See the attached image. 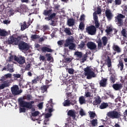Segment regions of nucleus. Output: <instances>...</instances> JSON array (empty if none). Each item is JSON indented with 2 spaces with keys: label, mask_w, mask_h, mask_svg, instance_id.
Returning <instances> with one entry per match:
<instances>
[{
  "label": "nucleus",
  "mask_w": 127,
  "mask_h": 127,
  "mask_svg": "<svg viewBox=\"0 0 127 127\" xmlns=\"http://www.w3.org/2000/svg\"><path fill=\"white\" fill-rule=\"evenodd\" d=\"M19 37L15 38L13 36H10L8 39L4 41V44H7L8 45H18L19 43Z\"/></svg>",
  "instance_id": "1"
},
{
  "label": "nucleus",
  "mask_w": 127,
  "mask_h": 127,
  "mask_svg": "<svg viewBox=\"0 0 127 127\" xmlns=\"http://www.w3.org/2000/svg\"><path fill=\"white\" fill-rule=\"evenodd\" d=\"M18 102L19 103V106H20L22 108H27V109H29L31 110L32 109L33 104H34V101H31L30 102H28L26 101H24L22 99L20 98L18 99Z\"/></svg>",
  "instance_id": "2"
},
{
  "label": "nucleus",
  "mask_w": 127,
  "mask_h": 127,
  "mask_svg": "<svg viewBox=\"0 0 127 127\" xmlns=\"http://www.w3.org/2000/svg\"><path fill=\"white\" fill-rule=\"evenodd\" d=\"M107 116L110 118V119H112V120L120 119L122 117L121 115V112L117 111V110L115 109L114 110L109 111L107 113Z\"/></svg>",
  "instance_id": "3"
},
{
  "label": "nucleus",
  "mask_w": 127,
  "mask_h": 127,
  "mask_svg": "<svg viewBox=\"0 0 127 127\" xmlns=\"http://www.w3.org/2000/svg\"><path fill=\"white\" fill-rule=\"evenodd\" d=\"M84 71V75L85 76H86L87 79H92V78H95L97 76L95 73V72L93 71L89 66L85 68Z\"/></svg>",
  "instance_id": "4"
},
{
  "label": "nucleus",
  "mask_w": 127,
  "mask_h": 127,
  "mask_svg": "<svg viewBox=\"0 0 127 127\" xmlns=\"http://www.w3.org/2000/svg\"><path fill=\"white\" fill-rule=\"evenodd\" d=\"M73 39H67L65 40L64 47H68L69 50H75L76 49V44L73 43Z\"/></svg>",
  "instance_id": "5"
},
{
  "label": "nucleus",
  "mask_w": 127,
  "mask_h": 127,
  "mask_svg": "<svg viewBox=\"0 0 127 127\" xmlns=\"http://www.w3.org/2000/svg\"><path fill=\"white\" fill-rule=\"evenodd\" d=\"M108 38L106 36H104L101 38H99L98 40L96 41V43L98 44V49H101L102 48V46H106L108 44Z\"/></svg>",
  "instance_id": "6"
},
{
  "label": "nucleus",
  "mask_w": 127,
  "mask_h": 127,
  "mask_svg": "<svg viewBox=\"0 0 127 127\" xmlns=\"http://www.w3.org/2000/svg\"><path fill=\"white\" fill-rule=\"evenodd\" d=\"M125 18L126 16L121 13H118L117 16L115 17V20L118 26H122L124 24V20L123 19Z\"/></svg>",
  "instance_id": "7"
},
{
  "label": "nucleus",
  "mask_w": 127,
  "mask_h": 127,
  "mask_svg": "<svg viewBox=\"0 0 127 127\" xmlns=\"http://www.w3.org/2000/svg\"><path fill=\"white\" fill-rule=\"evenodd\" d=\"M97 27L94 25H91L87 26L86 28V31L90 35H95L96 32H97Z\"/></svg>",
  "instance_id": "8"
},
{
  "label": "nucleus",
  "mask_w": 127,
  "mask_h": 127,
  "mask_svg": "<svg viewBox=\"0 0 127 127\" xmlns=\"http://www.w3.org/2000/svg\"><path fill=\"white\" fill-rule=\"evenodd\" d=\"M11 91L12 95L14 96H17L22 93V90H19V88L17 85H14L11 88Z\"/></svg>",
  "instance_id": "9"
},
{
  "label": "nucleus",
  "mask_w": 127,
  "mask_h": 127,
  "mask_svg": "<svg viewBox=\"0 0 127 127\" xmlns=\"http://www.w3.org/2000/svg\"><path fill=\"white\" fill-rule=\"evenodd\" d=\"M14 60L18 63L19 65H23L25 63V58L22 56L18 57L14 56Z\"/></svg>",
  "instance_id": "10"
},
{
  "label": "nucleus",
  "mask_w": 127,
  "mask_h": 127,
  "mask_svg": "<svg viewBox=\"0 0 127 127\" xmlns=\"http://www.w3.org/2000/svg\"><path fill=\"white\" fill-rule=\"evenodd\" d=\"M18 46L20 50H25V51H27L29 49V45L24 42H20L18 44Z\"/></svg>",
  "instance_id": "11"
},
{
  "label": "nucleus",
  "mask_w": 127,
  "mask_h": 127,
  "mask_svg": "<svg viewBox=\"0 0 127 127\" xmlns=\"http://www.w3.org/2000/svg\"><path fill=\"white\" fill-rule=\"evenodd\" d=\"M105 16L107 17L108 20L109 21L112 20V19H113L114 15L113 14L111 9L109 8L106 9L105 10Z\"/></svg>",
  "instance_id": "12"
},
{
  "label": "nucleus",
  "mask_w": 127,
  "mask_h": 127,
  "mask_svg": "<svg viewBox=\"0 0 127 127\" xmlns=\"http://www.w3.org/2000/svg\"><path fill=\"white\" fill-rule=\"evenodd\" d=\"M86 46L90 50H96L97 49V45L93 42H87Z\"/></svg>",
  "instance_id": "13"
},
{
  "label": "nucleus",
  "mask_w": 127,
  "mask_h": 127,
  "mask_svg": "<svg viewBox=\"0 0 127 127\" xmlns=\"http://www.w3.org/2000/svg\"><path fill=\"white\" fill-rule=\"evenodd\" d=\"M112 49L115 51L113 52V55H116L117 53H121L122 52V48L117 45H113Z\"/></svg>",
  "instance_id": "14"
},
{
  "label": "nucleus",
  "mask_w": 127,
  "mask_h": 127,
  "mask_svg": "<svg viewBox=\"0 0 127 127\" xmlns=\"http://www.w3.org/2000/svg\"><path fill=\"white\" fill-rule=\"evenodd\" d=\"M37 50H38V51H42V52H53V50L47 47H43L42 48L40 47L39 48H37Z\"/></svg>",
  "instance_id": "15"
},
{
  "label": "nucleus",
  "mask_w": 127,
  "mask_h": 127,
  "mask_svg": "<svg viewBox=\"0 0 127 127\" xmlns=\"http://www.w3.org/2000/svg\"><path fill=\"white\" fill-rule=\"evenodd\" d=\"M107 61V65L108 68V70L110 72V74H113V72L112 71V60L110 58V56H107V59L106 60Z\"/></svg>",
  "instance_id": "16"
},
{
  "label": "nucleus",
  "mask_w": 127,
  "mask_h": 127,
  "mask_svg": "<svg viewBox=\"0 0 127 127\" xmlns=\"http://www.w3.org/2000/svg\"><path fill=\"white\" fill-rule=\"evenodd\" d=\"M107 84H108V79L106 78L102 77V79L99 81L100 87H107Z\"/></svg>",
  "instance_id": "17"
},
{
  "label": "nucleus",
  "mask_w": 127,
  "mask_h": 127,
  "mask_svg": "<svg viewBox=\"0 0 127 127\" xmlns=\"http://www.w3.org/2000/svg\"><path fill=\"white\" fill-rule=\"evenodd\" d=\"M93 19L94 20L95 27L96 28H99V27H100V23H99V20H98V16L96 12L93 13Z\"/></svg>",
  "instance_id": "18"
},
{
  "label": "nucleus",
  "mask_w": 127,
  "mask_h": 127,
  "mask_svg": "<svg viewBox=\"0 0 127 127\" xmlns=\"http://www.w3.org/2000/svg\"><path fill=\"white\" fill-rule=\"evenodd\" d=\"M112 87L115 91H120L123 89V84L122 83H115L113 84Z\"/></svg>",
  "instance_id": "19"
},
{
  "label": "nucleus",
  "mask_w": 127,
  "mask_h": 127,
  "mask_svg": "<svg viewBox=\"0 0 127 127\" xmlns=\"http://www.w3.org/2000/svg\"><path fill=\"white\" fill-rule=\"evenodd\" d=\"M102 103V99L99 96H97L95 97V101H93V105L97 106V105H100Z\"/></svg>",
  "instance_id": "20"
},
{
  "label": "nucleus",
  "mask_w": 127,
  "mask_h": 127,
  "mask_svg": "<svg viewBox=\"0 0 127 127\" xmlns=\"http://www.w3.org/2000/svg\"><path fill=\"white\" fill-rule=\"evenodd\" d=\"M67 116L71 117V118H72L73 120H75V119H76V113L74 110H69L67 112Z\"/></svg>",
  "instance_id": "21"
},
{
  "label": "nucleus",
  "mask_w": 127,
  "mask_h": 127,
  "mask_svg": "<svg viewBox=\"0 0 127 127\" xmlns=\"http://www.w3.org/2000/svg\"><path fill=\"white\" fill-rule=\"evenodd\" d=\"M67 25L69 27L74 26L75 25V20L72 18H69L67 21Z\"/></svg>",
  "instance_id": "22"
},
{
  "label": "nucleus",
  "mask_w": 127,
  "mask_h": 127,
  "mask_svg": "<svg viewBox=\"0 0 127 127\" xmlns=\"http://www.w3.org/2000/svg\"><path fill=\"white\" fill-rule=\"evenodd\" d=\"M28 24V25H27ZM27 24H26V22L24 21L23 22V24L21 25V30L22 31H23V30H25L26 28H28V26L30 25V23H27Z\"/></svg>",
  "instance_id": "23"
},
{
  "label": "nucleus",
  "mask_w": 127,
  "mask_h": 127,
  "mask_svg": "<svg viewBox=\"0 0 127 127\" xmlns=\"http://www.w3.org/2000/svg\"><path fill=\"white\" fill-rule=\"evenodd\" d=\"M13 67V64H7L6 66V68L7 69V70H8L10 73H12V72H14Z\"/></svg>",
  "instance_id": "24"
},
{
  "label": "nucleus",
  "mask_w": 127,
  "mask_h": 127,
  "mask_svg": "<svg viewBox=\"0 0 127 127\" xmlns=\"http://www.w3.org/2000/svg\"><path fill=\"white\" fill-rule=\"evenodd\" d=\"M8 35V32L4 29H0V36L5 37Z\"/></svg>",
  "instance_id": "25"
},
{
  "label": "nucleus",
  "mask_w": 127,
  "mask_h": 127,
  "mask_svg": "<svg viewBox=\"0 0 127 127\" xmlns=\"http://www.w3.org/2000/svg\"><path fill=\"white\" fill-rule=\"evenodd\" d=\"M49 88V85H43L41 87V92L43 94L44 93H47V89Z\"/></svg>",
  "instance_id": "26"
},
{
  "label": "nucleus",
  "mask_w": 127,
  "mask_h": 127,
  "mask_svg": "<svg viewBox=\"0 0 127 127\" xmlns=\"http://www.w3.org/2000/svg\"><path fill=\"white\" fill-rule=\"evenodd\" d=\"M8 86H9V83L5 81L3 83L0 85V90H2V89H4V88H6Z\"/></svg>",
  "instance_id": "27"
},
{
  "label": "nucleus",
  "mask_w": 127,
  "mask_h": 127,
  "mask_svg": "<svg viewBox=\"0 0 127 127\" xmlns=\"http://www.w3.org/2000/svg\"><path fill=\"white\" fill-rule=\"evenodd\" d=\"M108 107H109V104H108V103L103 102L101 103L99 108L101 109V110H104V109H107Z\"/></svg>",
  "instance_id": "28"
},
{
  "label": "nucleus",
  "mask_w": 127,
  "mask_h": 127,
  "mask_svg": "<svg viewBox=\"0 0 127 127\" xmlns=\"http://www.w3.org/2000/svg\"><path fill=\"white\" fill-rule=\"evenodd\" d=\"M79 102L80 105H83V104H86V99L84 96H80L79 98Z\"/></svg>",
  "instance_id": "29"
},
{
  "label": "nucleus",
  "mask_w": 127,
  "mask_h": 127,
  "mask_svg": "<svg viewBox=\"0 0 127 127\" xmlns=\"http://www.w3.org/2000/svg\"><path fill=\"white\" fill-rule=\"evenodd\" d=\"M92 127H95L98 126V120L97 119H93L90 121Z\"/></svg>",
  "instance_id": "30"
},
{
  "label": "nucleus",
  "mask_w": 127,
  "mask_h": 127,
  "mask_svg": "<svg viewBox=\"0 0 127 127\" xmlns=\"http://www.w3.org/2000/svg\"><path fill=\"white\" fill-rule=\"evenodd\" d=\"M63 105L64 107H70V100H69V99H67L64 100L63 103Z\"/></svg>",
  "instance_id": "31"
},
{
  "label": "nucleus",
  "mask_w": 127,
  "mask_h": 127,
  "mask_svg": "<svg viewBox=\"0 0 127 127\" xmlns=\"http://www.w3.org/2000/svg\"><path fill=\"white\" fill-rule=\"evenodd\" d=\"M64 32H65L67 35H72V32H71V29H70V28H64Z\"/></svg>",
  "instance_id": "32"
},
{
  "label": "nucleus",
  "mask_w": 127,
  "mask_h": 127,
  "mask_svg": "<svg viewBox=\"0 0 127 127\" xmlns=\"http://www.w3.org/2000/svg\"><path fill=\"white\" fill-rule=\"evenodd\" d=\"M105 32L108 34V35H110L113 32V28L111 27H107V29L105 30Z\"/></svg>",
  "instance_id": "33"
},
{
  "label": "nucleus",
  "mask_w": 127,
  "mask_h": 127,
  "mask_svg": "<svg viewBox=\"0 0 127 127\" xmlns=\"http://www.w3.org/2000/svg\"><path fill=\"white\" fill-rule=\"evenodd\" d=\"M118 68H120V70H124V62L123 61H119V64H118Z\"/></svg>",
  "instance_id": "34"
},
{
  "label": "nucleus",
  "mask_w": 127,
  "mask_h": 127,
  "mask_svg": "<svg viewBox=\"0 0 127 127\" xmlns=\"http://www.w3.org/2000/svg\"><path fill=\"white\" fill-rule=\"evenodd\" d=\"M110 81L112 84H114L116 82V76L114 74H112L110 77Z\"/></svg>",
  "instance_id": "35"
},
{
  "label": "nucleus",
  "mask_w": 127,
  "mask_h": 127,
  "mask_svg": "<svg viewBox=\"0 0 127 127\" xmlns=\"http://www.w3.org/2000/svg\"><path fill=\"white\" fill-rule=\"evenodd\" d=\"M52 11V9L50 10H45L43 12L44 15H45L46 16H47V15H50L51 14V12Z\"/></svg>",
  "instance_id": "36"
},
{
  "label": "nucleus",
  "mask_w": 127,
  "mask_h": 127,
  "mask_svg": "<svg viewBox=\"0 0 127 127\" xmlns=\"http://www.w3.org/2000/svg\"><path fill=\"white\" fill-rule=\"evenodd\" d=\"M74 55H76L78 58L81 59L83 57V54L81 52H75Z\"/></svg>",
  "instance_id": "37"
},
{
  "label": "nucleus",
  "mask_w": 127,
  "mask_h": 127,
  "mask_svg": "<svg viewBox=\"0 0 127 127\" xmlns=\"http://www.w3.org/2000/svg\"><path fill=\"white\" fill-rule=\"evenodd\" d=\"M87 58H88V54L86 53V54L82 56V58L81 59L82 63H84L85 61H86Z\"/></svg>",
  "instance_id": "38"
},
{
  "label": "nucleus",
  "mask_w": 127,
  "mask_h": 127,
  "mask_svg": "<svg viewBox=\"0 0 127 127\" xmlns=\"http://www.w3.org/2000/svg\"><path fill=\"white\" fill-rule=\"evenodd\" d=\"M52 105H53V99H50V101L48 102V103L46 104V107L48 109H49V106H51L52 108Z\"/></svg>",
  "instance_id": "39"
},
{
  "label": "nucleus",
  "mask_w": 127,
  "mask_h": 127,
  "mask_svg": "<svg viewBox=\"0 0 127 127\" xmlns=\"http://www.w3.org/2000/svg\"><path fill=\"white\" fill-rule=\"evenodd\" d=\"M121 34L124 37H127V30L126 29H123L121 31Z\"/></svg>",
  "instance_id": "40"
},
{
  "label": "nucleus",
  "mask_w": 127,
  "mask_h": 127,
  "mask_svg": "<svg viewBox=\"0 0 127 127\" xmlns=\"http://www.w3.org/2000/svg\"><path fill=\"white\" fill-rule=\"evenodd\" d=\"M44 78V75L41 74L38 76H37L36 78L37 80H38V81L39 82V81H42V80Z\"/></svg>",
  "instance_id": "41"
},
{
  "label": "nucleus",
  "mask_w": 127,
  "mask_h": 127,
  "mask_svg": "<svg viewBox=\"0 0 127 127\" xmlns=\"http://www.w3.org/2000/svg\"><path fill=\"white\" fill-rule=\"evenodd\" d=\"M17 37H19V43L20 42V41L21 40V39H22V40H24L25 38H27V37L24 36V35H21L20 36H18Z\"/></svg>",
  "instance_id": "42"
},
{
  "label": "nucleus",
  "mask_w": 127,
  "mask_h": 127,
  "mask_svg": "<svg viewBox=\"0 0 127 127\" xmlns=\"http://www.w3.org/2000/svg\"><path fill=\"white\" fill-rule=\"evenodd\" d=\"M89 115L90 119H94V118L96 117V113L94 112H90V113H89Z\"/></svg>",
  "instance_id": "43"
},
{
  "label": "nucleus",
  "mask_w": 127,
  "mask_h": 127,
  "mask_svg": "<svg viewBox=\"0 0 127 127\" xmlns=\"http://www.w3.org/2000/svg\"><path fill=\"white\" fill-rule=\"evenodd\" d=\"M44 37H41V38H39L38 42H39V43H41V42H43V41H44V40H45V39H47V37L44 36Z\"/></svg>",
  "instance_id": "44"
},
{
  "label": "nucleus",
  "mask_w": 127,
  "mask_h": 127,
  "mask_svg": "<svg viewBox=\"0 0 127 127\" xmlns=\"http://www.w3.org/2000/svg\"><path fill=\"white\" fill-rule=\"evenodd\" d=\"M79 115L81 117H83V116H86V113H85V112L83 110V109H81L79 111Z\"/></svg>",
  "instance_id": "45"
},
{
  "label": "nucleus",
  "mask_w": 127,
  "mask_h": 127,
  "mask_svg": "<svg viewBox=\"0 0 127 127\" xmlns=\"http://www.w3.org/2000/svg\"><path fill=\"white\" fill-rule=\"evenodd\" d=\"M46 57H47V61H50L51 59H52V57H51V54H46Z\"/></svg>",
  "instance_id": "46"
},
{
  "label": "nucleus",
  "mask_w": 127,
  "mask_h": 127,
  "mask_svg": "<svg viewBox=\"0 0 127 127\" xmlns=\"http://www.w3.org/2000/svg\"><path fill=\"white\" fill-rule=\"evenodd\" d=\"M85 27V24L83 22H81L80 23L79 25V29H84Z\"/></svg>",
  "instance_id": "47"
},
{
  "label": "nucleus",
  "mask_w": 127,
  "mask_h": 127,
  "mask_svg": "<svg viewBox=\"0 0 127 127\" xmlns=\"http://www.w3.org/2000/svg\"><path fill=\"white\" fill-rule=\"evenodd\" d=\"M123 14H126L127 13V5H125L123 8V11H122Z\"/></svg>",
  "instance_id": "48"
},
{
  "label": "nucleus",
  "mask_w": 127,
  "mask_h": 127,
  "mask_svg": "<svg viewBox=\"0 0 127 127\" xmlns=\"http://www.w3.org/2000/svg\"><path fill=\"white\" fill-rule=\"evenodd\" d=\"M39 115V111H35L31 114L32 117H37Z\"/></svg>",
  "instance_id": "49"
},
{
  "label": "nucleus",
  "mask_w": 127,
  "mask_h": 127,
  "mask_svg": "<svg viewBox=\"0 0 127 127\" xmlns=\"http://www.w3.org/2000/svg\"><path fill=\"white\" fill-rule=\"evenodd\" d=\"M115 3L116 5H120L122 4V0H115Z\"/></svg>",
  "instance_id": "50"
},
{
  "label": "nucleus",
  "mask_w": 127,
  "mask_h": 127,
  "mask_svg": "<svg viewBox=\"0 0 127 127\" xmlns=\"http://www.w3.org/2000/svg\"><path fill=\"white\" fill-rule=\"evenodd\" d=\"M75 104H77V101H76L75 100H70V105L71 106V105L72 106H74V105H75Z\"/></svg>",
  "instance_id": "51"
},
{
  "label": "nucleus",
  "mask_w": 127,
  "mask_h": 127,
  "mask_svg": "<svg viewBox=\"0 0 127 127\" xmlns=\"http://www.w3.org/2000/svg\"><path fill=\"white\" fill-rule=\"evenodd\" d=\"M95 12L96 14H101L102 13V9H101V7H97V10Z\"/></svg>",
  "instance_id": "52"
},
{
  "label": "nucleus",
  "mask_w": 127,
  "mask_h": 127,
  "mask_svg": "<svg viewBox=\"0 0 127 127\" xmlns=\"http://www.w3.org/2000/svg\"><path fill=\"white\" fill-rule=\"evenodd\" d=\"M85 46V43H84V42L81 41L80 44L78 45V47H79V48H84V47Z\"/></svg>",
  "instance_id": "53"
},
{
  "label": "nucleus",
  "mask_w": 127,
  "mask_h": 127,
  "mask_svg": "<svg viewBox=\"0 0 127 127\" xmlns=\"http://www.w3.org/2000/svg\"><path fill=\"white\" fill-rule=\"evenodd\" d=\"M19 85L20 86V88L23 89V88H24V81H20Z\"/></svg>",
  "instance_id": "54"
},
{
  "label": "nucleus",
  "mask_w": 127,
  "mask_h": 127,
  "mask_svg": "<svg viewBox=\"0 0 127 127\" xmlns=\"http://www.w3.org/2000/svg\"><path fill=\"white\" fill-rule=\"evenodd\" d=\"M43 29L44 31H45L46 30H49V26L47 25H44L43 27Z\"/></svg>",
  "instance_id": "55"
},
{
  "label": "nucleus",
  "mask_w": 127,
  "mask_h": 127,
  "mask_svg": "<svg viewBox=\"0 0 127 127\" xmlns=\"http://www.w3.org/2000/svg\"><path fill=\"white\" fill-rule=\"evenodd\" d=\"M68 72L69 74H70V75H72V74H74V69L73 68H68Z\"/></svg>",
  "instance_id": "56"
},
{
  "label": "nucleus",
  "mask_w": 127,
  "mask_h": 127,
  "mask_svg": "<svg viewBox=\"0 0 127 127\" xmlns=\"http://www.w3.org/2000/svg\"><path fill=\"white\" fill-rule=\"evenodd\" d=\"M30 67H31L30 64H28L26 65L25 70L26 71H29V70H30Z\"/></svg>",
  "instance_id": "57"
},
{
  "label": "nucleus",
  "mask_w": 127,
  "mask_h": 127,
  "mask_svg": "<svg viewBox=\"0 0 127 127\" xmlns=\"http://www.w3.org/2000/svg\"><path fill=\"white\" fill-rule=\"evenodd\" d=\"M58 44L59 46H62L63 44H64V40H60L58 41Z\"/></svg>",
  "instance_id": "58"
},
{
  "label": "nucleus",
  "mask_w": 127,
  "mask_h": 127,
  "mask_svg": "<svg viewBox=\"0 0 127 127\" xmlns=\"http://www.w3.org/2000/svg\"><path fill=\"white\" fill-rule=\"evenodd\" d=\"M13 77H14V78H16V79H18L19 78H20V77H21V75L20 74H13Z\"/></svg>",
  "instance_id": "59"
},
{
  "label": "nucleus",
  "mask_w": 127,
  "mask_h": 127,
  "mask_svg": "<svg viewBox=\"0 0 127 127\" xmlns=\"http://www.w3.org/2000/svg\"><path fill=\"white\" fill-rule=\"evenodd\" d=\"M39 59L40 61H45V57L40 55Z\"/></svg>",
  "instance_id": "60"
},
{
  "label": "nucleus",
  "mask_w": 127,
  "mask_h": 127,
  "mask_svg": "<svg viewBox=\"0 0 127 127\" xmlns=\"http://www.w3.org/2000/svg\"><path fill=\"white\" fill-rule=\"evenodd\" d=\"M55 16H56V13H53L49 16V18L50 19H51H51H52V18H54Z\"/></svg>",
  "instance_id": "61"
},
{
  "label": "nucleus",
  "mask_w": 127,
  "mask_h": 127,
  "mask_svg": "<svg viewBox=\"0 0 127 127\" xmlns=\"http://www.w3.org/2000/svg\"><path fill=\"white\" fill-rule=\"evenodd\" d=\"M85 96L86 98H89V97H91V92L89 91L85 92Z\"/></svg>",
  "instance_id": "62"
},
{
  "label": "nucleus",
  "mask_w": 127,
  "mask_h": 127,
  "mask_svg": "<svg viewBox=\"0 0 127 127\" xmlns=\"http://www.w3.org/2000/svg\"><path fill=\"white\" fill-rule=\"evenodd\" d=\"M64 61H65V62H71L72 59H71V58H64Z\"/></svg>",
  "instance_id": "63"
},
{
  "label": "nucleus",
  "mask_w": 127,
  "mask_h": 127,
  "mask_svg": "<svg viewBox=\"0 0 127 127\" xmlns=\"http://www.w3.org/2000/svg\"><path fill=\"white\" fill-rule=\"evenodd\" d=\"M51 116H52V114L47 113L45 114V119H49Z\"/></svg>",
  "instance_id": "64"
}]
</instances>
